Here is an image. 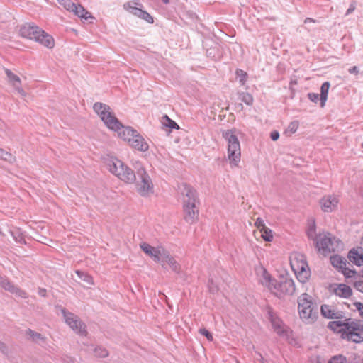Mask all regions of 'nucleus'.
Segmentation results:
<instances>
[{
    "mask_svg": "<svg viewBox=\"0 0 363 363\" xmlns=\"http://www.w3.org/2000/svg\"><path fill=\"white\" fill-rule=\"evenodd\" d=\"M94 111L104 121L105 125L111 130L116 131L118 137L127 141L128 144L132 138L137 134V130L130 127H125L115 116L109 106L101 102H96L93 106Z\"/></svg>",
    "mask_w": 363,
    "mask_h": 363,
    "instance_id": "f257e3e1",
    "label": "nucleus"
},
{
    "mask_svg": "<svg viewBox=\"0 0 363 363\" xmlns=\"http://www.w3.org/2000/svg\"><path fill=\"white\" fill-rule=\"evenodd\" d=\"M260 282L279 298L293 295L296 290L294 281L291 277L281 275L275 279L265 269H262Z\"/></svg>",
    "mask_w": 363,
    "mask_h": 363,
    "instance_id": "f03ea898",
    "label": "nucleus"
},
{
    "mask_svg": "<svg viewBox=\"0 0 363 363\" xmlns=\"http://www.w3.org/2000/svg\"><path fill=\"white\" fill-rule=\"evenodd\" d=\"M328 327L333 331L340 333L343 339H350L354 337L363 340V321L347 318L344 320L330 321Z\"/></svg>",
    "mask_w": 363,
    "mask_h": 363,
    "instance_id": "7ed1b4c3",
    "label": "nucleus"
},
{
    "mask_svg": "<svg viewBox=\"0 0 363 363\" xmlns=\"http://www.w3.org/2000/svg\"><path fill=\"white\" fill-rule=\"evenodd\" d=\"M20 34L22 37L38 42L48 48L55 46L53 38L34 24L26 23L21 26Z\"/></svg>",
    "mask_w": 363,
    "mask_h": 363,
    "instance_id": "20e7f679",
    "label": "nucleus"
},
{
    "mask_svg": "<svg viewBox=\"0 0 363 363\" xmlns=\"http://www.w3.org/2000/svg\"><path fill=\"white\" fill-rule=\"evenodd\" d=\"M105 164L108 169L123 182L132 184L135 181V174L120 160L108 157L105 160Z\"/></svg>",
    "mask_w": 363,
    "mask_h": 363,
    "instance_id": "39448f33",
    "label": "nucleus"
},
{
    "mask_svg": "<svg viewBox=\"0 0 363 363\" xmlns=\"http://www.w3.org/2000/svg\"><path fill=\"white\" fill-rule=\"evenodd\" d=\"M317 250L323 255L330 252H338L342 249V242L331 233L323 232L318 234V239L315 243Z\"/></svg>",
    "mask_w": 363,
    "mask_h": 363,
    "instance_id": "423d86ee",
    "label": "nucleus"
},
{
    "mask_svg": "<svg viewBox=\"0 0 363 363\" xmlns=\"http://www.w3.org/2000/svg\"><path fill=\"white\" fill-rule=\"evenodd\" d=\"M222 135L228 143V159L230 164L231 167H238L241 157L240 141L233 130H223Z\"/></svg>",
    "mask_w": 363,
    "mask_h": 363,
    "instance_id": "0eeeda50",
    "label": "nucleus"
},
{
    "mask_svg": "<svg viewBox=\"0 0 363 363\" xmlns=\"http://www.w3.org/2000/svg\"><path fill=\"white\" fill-rule=\"evenodd\" d=\"M298 303L301 319L307 324L314 323L318 317V310L311 297L307 294H303L298 298Z\"/></svg>",
    "mask_w": 363,
    "mask_h": 363,
    "instance_id": "6e6552de",
    "label": "nucleus"
},
{
    "mask_svg": "<svg viewBox=\"0 0 363 363\" xmlns=\"http://www.w3.org/2000/svg\"><path fill=\"white\" fill-rule=\"evenodd\" d=\"M290 264L297 279L301 283H305L311 274L305 256L302 254H294L291 257Z\"/></svg>",
    "mask_w": 363,
    "mask_h": 363,
    "instance_id": "1a4fd4ad",
    "label": "nucleus"
},
{
    "mask_svg": "<svg viewBox=\"0 0 363 363\" xmlns=\"http://www.w3.org/2000/svg\"><path fill=\"white\" fill-rule=\"evenodd\" d=\"M65 323L76 333L82 337L87 335L86 325L81 318L66 308L60 306Z\"/></svg>",
    "mask_w": 363,
    "mask_h": 363,
    "instance_id": "9d476101",
    "label": "nucleus"
},
{
    "mask_svg": "<svg viewBox=\"0 0 363 363\" xmlns=\"http://www.w3.org/2000/svg\"><path fill=\"white\" fill-rule=\"evenodd\" d=\"M138 180L135 186L138 193L143 197H147L154 193V185L152 179L143 167L137 169Z\"/></svg>",
    "mask_w": 363,
    "mask_h": 363,
    "instance_id": "9b49d317",
    "label": "nucleus"
},
{
    "mask_svg": "<svg viewBox=\"0 0 363 363\" xmlns=\"http://www.w3.org/2000/svg\"><path fill=\"white\" fill-rule=\"evenodd\" d=\"M57 1L67 11L73 12L82 19L93 18L91 14L80 4H76L71 0H57Z\"/></svg>",
    "mask_w": 363,
    "mask_h": 363,
    "instance_id": "f8f14e48",
    "label": "nucleus"
},
{
    "mask_svg": "<svg viewBox=\"0 0 363 363\" xmlns=\"http://www.w3.org/2000/svg\"><path fill=\"white\" fill-rule=\"evenodd\" d=\"M269 319L274 330L282 337H289L291 333L290 329L283 323L282 320L271 310L268 311Z\"/></svg>",
    "mask_w": 363,
    "mask_h": 363,
    "instance_id": "ddd939ff",
    "label": "nucleus"
},
{
    "mask_svg": "<svg viewBox=\"0 0 363 363\" xmlns=\"http://www.w3.org/2000/svg\"><path fill=\"white\" fill-rule=\"evenodd\" d=\"M140 249L155 262H160L166 250L162 246L153 247L147 242L140 244Z\"/></svg>",
    "mask_w": 363,
    "mask_h": 363,
    "instance_id": "4468645a",
    "label": "nucleus"
},
{
    "mask_svg": "<svg viewBox=\"0 0 363 363\" xmlns=\"http://www.w3.org/2000/svg\"><path fill=\"white\" fill-rule=\"evenodd\" d=\"M182 194L183 198V206H199V201L196 190L187 184H183Z\"/></svg>",
    "mask_w": 363,
    "mask_h": 363,
    "instance_id": "2eb2a0df",
    "label": "nucleus"
},
{
    "mask_svg": "<svg viewBox=\"0 0 363 363\" xmlns=\"http://www.w3.org/2000/svg\"><path fill=\"white\" fill-rule=\"evenodd\" d=\"M0 287L21 298H27V293L11 283L7 279L0 277Z\"/></svg>",
    "mask_w": 363,
    "mask_h": 363,
    "instance_id": "dca6fc26",
    "label": "nucleus"
},
{
    "mask_svg": "<svg viewBox=\"0 0 363 363\" xmlns=\"http://www.w3.org/2000/svg\"><path fill=\"white\" fill-rule=\"evenodd\" d=\"M338 202L339 199L336 196L328 195L321 199L320 204L324 212L330 213L337 208Z\"/></svg>",
    "mask_w": 363,
    "mask_h": 363,
    "instance_id": "f3484780",
    "label": "nucleus"
},
{
    "mask_svg": "<svg viewBox=\"0 0 363 363\" xmlns=\"http://www.w3.org/2000/svg\"><path fill=\"white\" fill-rule=\"evenodd\" d=\"M160 262L162 263V267H164L165 264H167L171 268V269L175 273L179 274L181 272V265L167 250L164 252V253H163V255Z\"/></svg>",
    "mask_w": 363,
    "mask_h": 363,
    "instance_id": "a211bd4d",
    "label": "nucleus"
},
{
    "mask_svg": "<svg viewBox=\"0 0 363 363\" xmlns=\"http://www.w3.org/2000/svg\"><path fill=\"white\" fill-rule=\"evenodd\" d=\"M132 140L129 143V145L133 148L140 151V152H146L149 149V145L145 138L140 135L138 133L134 136V138H131Z\"/></svg>",
    "mask_w": 363,
    "mask_h": 363,
    "instance_id": "6ab92c4d",
    "label": "nucleus"
},
{
    "mask_svg": "<svg viewBox=\"0 0 363 363\" xmlns=\"http://www.w3.org/2000/svg\"><path fill=\"white\" fill-rule=\"evenodd\" d=\"M184 220L189 223H195L199 218V206H183Z\"/></svg>",
    "mask_w": 363,
    "mask_h": 363,
    "instance_id": "aec40b11",
    "label": "nucleus"
},
{
    "mask_svg": "<svg viewBox=\"0 0 363 363\" xmlns=\"http://www.w3.org/2000/svg\"><path fill=\"white\" fill-rule=\"evenodd\" d=\"M331 290L334 294L341 298H349L352 295L351 288L344 284H335L331 286Z\"/></svg>",
    "mask_w": 363,
    "mask_h": 363,
    "instance_id": "412c9836",
    "label": "nucleus"
},
{
    "mask_svg": "<svg viewBox=\"0 0 363 363\" xmlns=\"http://www.w3.org/2000/svg\"><path fill=\"white\" fill-rule=\"evenodd\" d=\"M321 314L328 319H342L343 315L341 311H337L329 305H323L320 308Z\"/></svg>",
    "mask_w": 363,
    "mask_h": 363,
    "instance_id": "4be33fe9",
    "label": "nucleus"
},
{
    "mask_svg": "<svg viewBox=\"0 0 363 363\" xmlns=\"http://www.w3.org/2000/svg\"><path fill=\"white\" fill-rule=\"evenodd\" d=\"M123 8L127 11L138 17L140 16L143 11L142 9L143 5L140 4L139 0H132L126 2L123 4Z\"/></svg>",
    "mask_w": 363,
    "mask_h": 363,
    "instance_id": "5701e85b",
    "label": "nucleus"
},
{
    "mask_svg": "<svg viewBox=\"0 0 363 363\" xmlns=\"http://www.w3.org/2000/svg\"><path fill=\"white\" fill-rule=\"evenodd\" d=\"M348 259L357 266L363 265V249L359 247L351 250L348 253Z\"/></svg>",
    "mask_w": 363,
    "mask_h": 363,
    "instance_id": "b1692460",
    "label": "nucleus"
},
{
    "mask_svg": "<svg viewBox=\"0 0 363 363\" xmlns=\"http://www.w3.org/2000/svg\"><path fill=\"white\" fill-rule=\"evenodd\" d=\"M330 86V84L328 82H324L320 87V106L324 107L325 102L328 99V91Z\"/></svg>",
    "mask_w": 363,
    "mask_h": 363,
    "instance_id": "393cba45",
    "label": "nucleus"
},
{
    "mask_svg": "<svg viewBox=\"0 0 363 363\" xmlns=\"http://www.w3.org/2000/svg\"><path fill=\"white\" fill-rule=\"evenodd\" d=\"M330 262L333 264V267L336 268H339L341 269L343 268V267H346L347 265V263L346 260L340 256H332L330 257Z\"/></svg>",
    "mask_w": 363,
    "mask_h": 363,
    "instance_id": "a878e982",
    "label": "nucleus"
},
{
    "mask_svg": "<svg viewBox=\"0 0 363 363\" xmlns=\"http://www.w3.org/2000/svg\"><path fill=\"white\" fill-rule=\"evenodd\" d=\"M306 233L308 238L315 243L316 240L318 239V235L316 233V227L314 221L309 225Z\"/></svg>",
    "mask_w": 363,
    "mask_h": 363,
    "instance_id": "bb28decb",
    "label": "nucleus"
},
{
    "mask_svg": "<svg viewBox=\"0 0 363 363\" xmlns=\"http://www.w3.org/2000/svg\"><path fill=\"white\" fill-rule=\"evenodd\" d=\"M0 159L6 161L9 163H13L16 162V157L11 153L0 148Z\"/></svg>",
    "mask_w": 363,
    "mask_h": 363,
    "instance_id": "cd10ccee",
    "label": "nucleus"
},
{
    "mask_svg": "<svg viewBox=\"0 0 363 363\" xmlns=\"http://www.w3.org/2000/svg\"><path fill=\"white\" fill-rule=\"evenodd\" d=\"M76 274L80 278L81 280L84 281L86 284L89 285L94 284L93 278L87 273L79 270H77Z\"/></svg>",
    "mask_w": 363,
    "mask_h": 363,
    "instance_id": "c85d7f7f",
    "label": "nucleus"
},
{
    "mask_svg": "<svg viewBox=\"0 0 363 363\" xmlns=\"http://www.w3.org/2000/svg\"><path fill=\"white\" fill-rule=\"evenodd\" d=\"M239 99L247 105H252L254 101L252 96L246 92L239 93Z\"/></svg>",
    "mask_w": 363,
    "mask_h": 363,
    "instance_id": "c756f323",
    "label": "nucleus"
},
{
    "mask_svg": "<svg viewBox=\"0 0 363 363\" xmlns=\"http://www.w3.org/2000/svg\"><path fill=\"white\" fill-rule=\"evenodd\" d=\"M261 233V237L267 242H270L273 239V234L272 230L267 226L259 230Z\"/></svg>",
    "mask_w": 363,
    "mask_h": 363,
    "instance_id": "7c9ffc66",
    "label": "nucleus"
},
{
    "mask_svg": "<svg viewBox=\"0 0 363 363\" xmlns=\"http://www.w3.org/2000/svg\"><path fill=\"white\" fill-rule=\"evenodd\" d=\"M299 122L298 121H294L291 122L285 130V133L291 135L295 133L298 128Z\"/></svg>",
    "mask_w": 363,
    "mask_h": 363,
    "instance_id": "2f4dec72",
    "label": "nucleus"
},
{
    "mask_svg": "<svg viewBox=\"0 0 363 363\" xmlns=\"http://www.w3.org/2000/svg\"><path fill=\"white\" fill-rule=\"evenodd\" d=\"M94 354L98 357H106L108 355V352L106 348H104L100 346L95 347L94 349H91Z\"/></svg>",
    "mask_w": 363,
    "mask_h": 363,
    "instance_id": "473e14b6",
    "label": "nucleus"
},
{
    "mask_svg": "<svg viewBox=\"0 0 363 363\" xmlns=\"http://www.w3.org/2000/svg\"><path fill=\"white\" fill-rule=\"evenodd\" d=\"M26 338L32 339L33 340H42L43 337L41 334L35 333L31 330H26Z\"/></svg>",
    "mask_w": 363,
    "mask_h": 363,
    "instance_id": "72a5a7b5",
    "label": "nucleus"
},
{
    "mask_svg": "<svg viewBox=\"0 0 363 363\" xmlns=\"http://www.w3.org/2000/svg\"><path fill=\"white\" fill-rule=\"evenodd\" d=\"M328 363H347V359L345 357L339 354V355H335L333 357H331Z\"/></svg>",
    "mask_w": 363,
    "mask_h": 363,
    "instance_id": "f704fd0d",
    "label": "nucleus"
},
{
    "mask_svg": "<svg viewBox=\"0 0 363 363\" xmlns=\"http://www.w3.org/2000/svg\"><path fill=\"white\" fill-rule=\"evenodd\" d=\"M11 85L14 88V89L23 97L26 96V92L21 88V79L18 80V82H13Z\"/></svg>",
    "mask_w": 363,
    "mask_h": 363,
    "instance_id": "c9c22d12",
    "label": "nucleus"
},
{
    "mask_svg": "<svg viewBox=\"0 0 363 363\" xmlns=\"http://www.w3.org/2000/svg\"><path fill=\"white\" fill-rule=\"evenodd\" d=\"M5 72H6L7 77L9 78V81L10 84H11L13 82L18 83V80H20L19 77L17 76L16 74H15L14 73H13L11 70L6 69Z\"/></svg>",
    "mask_w": 363,
    "mask_h": 363,
    "instance_id": "e433bc0d",
    "label": "nucleus"
},
{
    "mask_svg": "<svg viewBox=\"0 0 363 363\" xmlns=\"http://www.w3.org/2000/svg\"><path fill=\"white\" fill-rule=\"evenodd\" d=\"M236 75L239 79L240 84L244 85L247 80V74L242 69H237Z\"/></svg>",
    "mask_w": 363,
    "mask_h": 363,
    "instance_id": "4c0bfd02",
    "label": "nucleus"
},
{
    "mask_svg": "<svg viewBox=\"0 0 363 363\" xmlns=\"http://www.w3.org/2000/svg\"><path fill=\"white\" fill-rule=\"evenodd\" d=\"M138 18H140L150 23H152L154 22L153 18L145 11H143Z\"/></svg>",
    "mask_w": 363,
    "mask_h": 363,
    "instance_id": "58836bf2",
    "label": "nucleus"
},
{
    "mask_svg": "<svg viewBox=\"0 0 363 363\" xmlns=\"http://www.w3.org/2000/svg\"><path fill=\"white\" fill-rule=\"evenodd\" d=\"M342 272L346 277H352L354 276L356 272L354 270L349 269L347 266L343 267V268L341 269Z\"/></svg>",
    "mask_w": 363,
    "mask_h": 363,
    "instance_id": "ea45409f",
    "label": "nucleus"
},
{
    "mask_svg": "<svg viewBox=\"0 0 363 363\" xmlns=\"http://www.w3.org/2000/svg\"><path fill=\"white\" fill-rule=\"evenodd\" d=\"M12 235H13V237L14 240L17 242L26 243L25 240H24L23 235H22V234L20 232H18V231L13 232Z\"/></svg>",
    "mask_w": 363,
    "mask_h": 363,
    "instance_id": "a19ab883",
    "label": "nucleus"
},
{
    "mask_svg": "<svg viewBox=\"0 0 363 363\" xmlns=\"http://www.w3.org/2000/svg\"><path fill=\"white\" fill-rule=\"evenodd\" d=\"M199 334L205 337L208 340H212L213 336L212 334L206 328H201L199 330Z\"/></svg>",
    "mask_w": 363,
    "mask_h": 363,
    "instance_id": "79ce46f5",
    "label": "nucleus"
},
{
    "mask_svg": "<svg viewBox=\"0 0 363 363\" xmlns=\"http://www.w3.org/2000/svg\"><path fill=\"white\" fill-rule=\"evenodd\" d=\"M308 97L311 101L315 103H316L320 99L319 94L316 93H308Z\"/></svg>",
    "mask_w": 363,
    "mask_h": 363,
    "instance_id": "37998d69",
    "label": "nucleus"
},
{
    "mask_svg": "<svg viewBox=\"0 0 363 363\" xmlns=\"http://www.w3.org/2000/svg\"><path fill=\"white\" fill-rule=\"evenodd\" d=\"M356 309L359 311V315L363 318V303L360 302H355L354 303Z\"/></svg>",
    "mask_w": 363,
    "mask_h": 363,
    "instance_id": "c03bdc74",
    "label": "nucleus"
},
{
    "mask_svg": "<svg viewBox=\"0 0 363 363\" xmlns=\"http://www.w3.org/2000/svg\"><path fill=\"white\" fill-rule=\"evenodd\" d=\"M255 225L259 230H261L263 228L266 227L264 220L261 218H258L256 220Z\"/></svg>",
    "mask_w": 363,
    "mask_h": 363,
    "instance_id": "a18cd8bd",
    "label": "nucleus"
},
{
    "mask_svg": "<svg viewBox=\"0 0 363 363\" xmlns=\"http://www.w3.org/2000/svg\"><path fill=\"white\" fill-rule=\"evenodd\" d=\"M164 118H165L167 119V121H168V123L167 124V125L168 127H169V128H177V129H178V128H179L178 125H177V124L174 121H172V120L169 119V118H168V116H166Z\"/></svg>",
    "mask_w": 363,
    "mask_h": 363,
    "instance_id": "49530a36",
    "label": "nucleus"
},
{
    "mask_svg": "<svg viewBox=\"0 0 363 363\" xmlns=\"http://www.w3.org/2000/svg\"><path fill=\"white\" fill-rule=\"evenodd\" d=\"M355 9H356V2L352 1L351 3V4L350 5V7L347 10L345 15L347 16V15L352 13L355 10Z\"/></svg>",
    "mask_w": 363,
    "mask_h": 363,
    "instance_id": "de8ad7c7",
    "label": "nucleus"
},
{
    "mask_svg": "<svg viewBox=\"0 0 363 363\" xmlns=\"http://www.w3.org/2000/svg\"><path fill=\"white\" fill-rule=\"evenodd\" d=\"M209 290L211 293H216L218 291V286L216 285H214V284L213 283L212 281H209Z\"/></svg>",
    "mask_w": 363,
    "mask_h": 363,
    "instance_id": "09e8293b",
    "label": "nucleus"
},
{
    "mask_svg": "<svg viewBox=\"0 0 363 363\" xmlns=\"http://www.w3.org/2000/svg\"><path fill=\"white\" fill-rule=\"evenodd\" d=\"M271 139L274 141L278 140L279 133L277 131H272L270 134Z\"/></svg>",
    "mask_w": 363,
    "mask_h": 363,
    "instance_id": "8fccbe9b",
    "label": "nucleus"
},
{
    "mask_svg": "<svg viewBox=\"0 0 363 363\" xmlns=\"http://www.w3.org/2000/svg\"><path fill=\"white\" fill-rule=\"evenodd\" d=\"M348 71L350 74H357L359 73V69L356 66L350 67Z\"/></svg>",
    "mask_w": 363,
    "mask_h": 363,
    "instance_id": "3c124183",
    "label": "nucleus"
},
{
    "mask_svg": "<svg viewBox=\"0 0 363 363\" xmlns=\"http://www.w3.org/2000/svg\"><path fill=\"white\" fill-rule=\"evenodd\" d=\"M46 290L45 289H38V294L43 297H45L46 296Z\"/></svg>",
    "mask_w": 363,
    "mask_h": 363,
    "instance_id": "603ef678",
    "label": "nucleus"
},
{
    "mask_svg": "<svg viewBox=\"0 0 363 363\" xmlns=\"http://www.w3.org/2000/svg\"><path fill=\"white\" fill-rule=\"evenodd\" d=\"M311 363H320L319 357H313L311 359Z\"/></svg>",
    "mask_w": 363,
    "mask_h": 363,
    "instance_id": "864d4df0",
    "label": "nucleus"
},
{
    "mask_svg": "<svg viewBox=\"0 0 363 363\" xmlns=\"http://www.w3.org/2000/svg\"><path fill=\"white\" fill-rule=\"evenodd\" d=\"M6 346H5V342H0V350L4 352V353H6Z\"/></svg>",
    "mask_w": 363,
    "mask_h": 363,
    "instance_id": "5fc2aeb1",
    "label": "nucleus"
},
{
    "mask_svg": "<svg viewBox=\"0 0 363 363\" xmlns=\"http://www.w3.org/2000/svg\"><path fill=\"white\" fill-rule=\"evenodd\" d=\"M314 21L312 19V18H306L305 20V23H307L308 22H313Z\"/></svg>",
    "mask_w": 363,
    "mask_h": 363,
    "instance_id": "6e6d98bb",
    "label": "nucleus"
},
{
    "mask_svg": "<svg viewBox=\"0 0 363 363\" xmlns=\"http://www.w3.org/2000/svg\"><path fill=\"white\" fill-rule=\"evenodd\" d=\"M238 108H240L241 110H242V109H243V106H242V104H239L238 105Z\"/></svg>",
    "mask_w": 363,
    "mask_h": 363,
    "instance_id": "4d7b16f0",
    "label": "nucleus"
},
{
    "mask_svg": "<svg viewBox=\"0 0 363 363\" xmlns=\"http://www.w3.org/2000/svg\"><path fill=\"white\" fill-rule=\"evenodd\" d=\"M162 1H163L164 4H168V3H169V0H162Z\"/></svg>",
    "mask_w": 363,
    "mask_h": 363,
    "instance_id": "13d9d810",
    "label": "nucleus"
}]
</instances>
